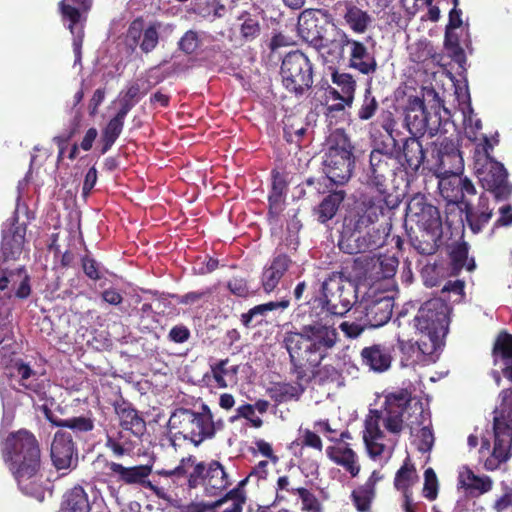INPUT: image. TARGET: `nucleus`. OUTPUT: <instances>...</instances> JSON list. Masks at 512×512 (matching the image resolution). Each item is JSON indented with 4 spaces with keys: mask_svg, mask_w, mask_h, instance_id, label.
I'll return each instance as SVG.
<instances>
[{
    "mask_svg": "<svg viewBox=\"0 0 512 512\" xmlns=\"http://www.w3.org/2000/svg\"><path fill=\"white\" fill-rule=\"evenodd\" d=\"M82 268L88 278L92 280H99L101 278L99 263L89 255L82 258Z\"/></svg>",
    "mask_w": 512,
    "mask_h": 512,
    "instance_id": "obj_57",
    "label": "nucleus"
},
{
    "mask_svg": "<svg viewBox=\"0 0 512 512\" xmlns=\"http://www.w3.org/2000/svg\"><path fill=\"white\" fill-rule=\"evenodd\" d=\"M375 496V490L372 489V481L365 483L352 492V501L359 512H368L371 502Z\"/></svg>",
    "mask_w": 512,
    "mask_h": 512,
    "instance_id": "obj_47",
    "label": "nucleus"
},
{
    "mask_svg": "<svg viewBox=\"0 0 512 512\" xmlns=\"http://www.w3.org/2000/svg\"><path fill=\"white\" fill-rule=\"evenodd\" d=\"M297 30L299 36L322 56L333 53L329 33H333L334 37L336 31H341L330 22L327 12L309 9L300 14Z\"/></svg>",
    "mask_w": 512,
    "mask_h": 512,
    "instance_id": "obj_10",
    "label": "nucleus"
},
{
    "mask_svg": "<svg viewBox=\"0 0 512 512\" xmlns=\"http://www.w3.org/2000/svg\"><path fill=\"white\" fill-rule=\"evenodd\" d=\"M450 312L451 308L443 298L429 299L420 306L414 317V326L421 334L417 345L422 354L433 356L444 346Z\"/></svg>",
    "mask_w": 512,
    "mask_h": 512,
    "instance_id": "obj_4",
    "label": "nucleus"
},
{
    "mask_svg": "<svg viewBox=\"0 0 512 512\" xmlns=\"http://www.w3.org/2000/svg\"><path fill=\"white\" fill-rule=\"evenodd\" d=\"M126 115L117 112V114L109 121L103 131V149L102 153H106L115 143L121 134L124 126Z\"/></svg>",
    "mask_w": 512,
    "mask_h": 512,
    "instance_id": "obj_44",
    "label": "nucleus"
},
{
    "mask_svg": "<svg viewBox=\"0 0 512 512\" xmlns=\"http://www.w3.org/2000/svg\"><path fill=\"white\" fill-rule=\"evenodd\" d=\"M346 24L356 33H364L371 22V17L360 8L350 5L344 14Z\"/></svg>",
    "mask_w": 512,
    "mask_h": 512,
    "instance_id": "obj_43",
    "label": "nucleus"
},
{
    "mask_svg": "<svg viewBox=\"0 0 512 512\" xmlns=\"http://www.w3.org/2000/svg\"><path fill=\"white\" fill-rule=\"evenodd\" d=\"M227 287L231 293L239 297H245L249 293L247 282L243 278L234 277L228 281Z\"/></svg>",
    "mask_w": 512,
    "mask_h": 512,
    "instance_id": "obj_60",
    "label": "nucleus"
},
{
    "mask_svg": "<svg viewBox=\"0 0 512 512\" xmlns=\"http://www.w3.org/2000/svg\"><path fill=\"white\" fill-rule=\"evenodd\" d=\"M339 328L346 337L351 339L359 337L366 329H370L361 315L356 317L355 321H343Z\"/></svg>",
    "mask_w": 512,
    "mask_h": 512,
    "instance_id": "obj_50",
    "label": "nucleus"
},
{
    "mask_svg": "<svg viewBox=\"0 0 512 512\" xmlns=\"http://www.w3.org/2000/svg\"><path fill=\"white\" fill-rule=\"evenodd\" d=\"M396 146V139H393V144L378 145L371 151L369 165L364 169L363 182L376 189L380 197H386L387 180L399 170L394 157Z\"/></svg>",
    "mask_w": 512,
    "mask_h": 512,
    "instance_id": "obj_11",
    "label": "nucleus"
},
{
    "mask_svg": "<svg viewBox=\"0 0 512 512\" xmlns=\"http://www.w3.org/2000/svg\"><path fill=\"white\" fill-rule=\"evenodd\" d=\"M200 44L198 33L194 30H188L179 40L178 48L186 54H192L197 50Z\"/></svg>",
    "mask_w": 512,
    "mask_h": 512,
    "instance_id": "obj_54",
    "label": "nucleus"
},
{
    "mask_svg": "<svg viewBox=\"0 0 512 512\" xmlns=\"http://www.w3.org/2000/svg\"><path fill=\"white\" fill-rule=\"evenodd\" d=\"M393 302L388 297L367 301L355 307L354 313H359L368 327L378 328L385 325L392 316Z\"/></svg>",
    "mask_w": 512,
    "mask_h": 512,
    "instance_id": "obj_22",
    "label": "nucleus"
},
{
    "mask_svg": "<svg viewBox=\"0 0 512 512\" xmlns=\"http://www.w3.org/2000/svg\"><path fill=\"white\" fill-rule=\"evenodd\" d=\"M389 232L390 225L388 223L380 224L378 226L373 225L361 235H357L355 237L353 240L355 242V246L348 252L350 254H354L376 250L386 243Z\"/></svg>",
    "mask_w": 512,
    "mask_h": 512,
    "instance_id": "obj_27",
    "label": "nucleus"
},
{
    "mask_svg": "<svg viewBox=\"0 0 512 512\" xmlns=\"http://www.w3.org/2000/svg\"><path fill=\"white\" fill-rule=\"evenodd\" d=\"M26 228L22 225L14 226L4 232L0 249V264L9 265L10 261L19 258L23 251Z\"/></svg>",
    "mask_w": 512,
    "mask_h": 512,
    "instance_id": "obj_28",
    "label": "nucleus"
},
{
    "mask_svg": "<svg viewBox=\"0 0 512 512\" xmlns=\"http://www.w3.org/2000/svg\"><path fill=\"white\" fill-rule=\"evenodd\" d=\"M386 197L368 198L362 202L355 214L345 219V228L351 231L350 239L371 228L384 213Z\"/></svg>",
    "mask_w": 512,
    "mask_h": 512,
    "instance_id": "obj_16",
    "label": "nucleus"
},
{
    "mask_svg": "<svg viewBox=\"0 0 512 512\" xmlns=\"http://www.w3.org/2000/svg\"><path fill=\"white\" fill-rule=\"evenodd\" d=\"M395 163L398 169L407 174H415L425 160V151L418 137H409L399 148H394Z\"/></svg>",
    "mask_w": 512,
    "mask_h": 512,
    "instance_id": "obj_20",
    "label": "nucleus"
},
{
    "mask_svg": "<svg viewBox=\"0 0 512 512\" xmlns=\"http://www.w3.org/2000/svg\"><path fill=\"white\" fill-rule=\"evenodd\" d=\"M468 251L469 248L465 242L459 243L452 248L450 256L454 270H461L462 268L467 270L474 269L475 263L473 259H468Z\"/></svg>",
    "mask_w": 512,
    "mask_h": 512,
    "instance_id": "obj_48",
    "label": "nucleus"
},
{
    "mask_svg": "<svg viewBox=\"0 0 512 512\" xmlns=\"http://www.w3.org/2000/svg\"><path fill=\"white\" fill-rule=\"evenodd\" d=\"M438 487L436 473L432 468H427L424 472L423 496L430 501L435 500L438 495Z\"/></svg>",
    "mask_w": 512,
    "mask_h": 512,
    "instance_id": "obj_52",
    "label": "nucleus"
},
{
    "mask_svg": "<svg viewBox=\"0 0 512 512\" xmlns=\"http://www.w3.org/2000/svg\"><path fill=\"white\" fill-rule=\"evenodd\" d=\"M437 163L435 166L436 175H449L462 173L464 162L456 143L444 139L436 150Z\"/></svg>",
    "mask_w": 512,
    "mask_h": 512,
    "instance_id": "obj_23",
    "label": "nucleus"
},
{
    "mask_svg": "<svg viewBox=\"0 0 512 512\" xmlns=\"http://www.w3.org/2000/svg\"><path fill=\"white\" fill-rule=\"evenodd\" d=\"M483 180L486 181L488 188L493 191L496 197L510 192L507 187V172L500 163H491L490 169Z\"/></svg>",
    "mask_w": 512,
    "mask_h": 512,
    "instance_id": "obj_41",
    "label": "nucleus"
},
{
    "mask_svg": "<svg viewBox=\"0 0 512 512\" xmlns=\"http://www.w3.org/2000/svg\"><path fill=\"white\" fill-rule=\"evenodd\" d=\"M362 364L377 373L387 371L392 363V348L385 344L364 347L360 353Z\"/></svg>",
    "mask_w": 512,
    "mask_h": 512,
    "instance_id": "obj_29",
    "label": "nucleus"
},
{
    "mask_svg": "<svg viewBox=\"0 0 512 512\" xmlns=\"http://www.w3.org/2000/svg\"><path fill=\"white\" fill-rule=\"evenodd\" d=\"M398 264V259L394 256L384 257L380 259L379 265L382 277H392L397 270Z\"/></svg>",
    "mask_w": 512,
    "mask_h": 512,
    "instance_id": "obj_58",
    "label": "nucleus"
},
{
    "mask_svg": "<svg viewBox=\"0 0 512 512\" xmlns=\"http://www.w3.org/2000/svg\"><path fill=\"white\" fill-rule=\"evenodd\" d=\"M493 508L496 512H508L509 510L512 512V492L505 493L498 498L495 501Z\"/></svg>",
    "mask_w": 512,
    "mask_h": 512,
    "instance_id": "obj_64",
    "label": "nucleus"
},
{
    "mask_svg": "<svg viewBox=\"0 0 512 512\" xmlns=\"http://www.w3.org/2000/svg\"><path fill=\"white\" fill-rule=\"evenodd\" d=\"M305 391V386L301 383H274L269 389V396L278 403L298 400Z\"/></svg>",
    "mask_w": 512,
    "mask_h": 512,
    "instance_id": "obj_40",
    "label": "nucleus"
},
{
    "mask_svg": "<svg viewBox=\"0 0 512 512\" xmlns=\"http://www.w3.org/2000/svg\"><path fill=\"white\" fill-rule=\"evenodd\" d=\"M338 341L336 328L323 319L312 320L301 327L300 331L284 334L283 346H289L308 359L322 362Z\"/></svg>",
    "mask_w": 512,
    "mask_h": 512,
    "instance_id": "obj_5",
    "label": "nucleus"
},
{
    "mask_svg": "<svg viewBox=\"0 0 512 512\" xmlns=\"http://www.w3.org/2000/svg\"><path fill=\"white\" fill-rule=\"evenodd\" d=\"M280 75L283 86L296 95H302L313 84L312 64L299 50L289 52L284 57Z\"/></svg>",
    "mask_w": 512,
    "mask_h": 512,
    "instance_id": "obj_12",
    "label": "nucleus"
},
{
    "mask_svg": "<svg viewBox=\"0 0 512 512\" xmlns=\"http://www.w3.org/2000/svg\"><path fill=\"white\" fill-rule=\"evenodd\" d=\"M458 485L471 495H481L491 490L492 480L488 476H478L471 469L463 467L459 472Z\"/></svg>",
    "mask_w": 512,
    "mask_h": 512,
    "instance_id": "obj_31",
    "label": "nucleus"
},
{
    "mask_svg": "<svg viewBox=\"0 0 512 512\" xmlns=\"http://www.w3.org/2000/svg\"><path fill=\"white\" fill-rule=\"evenodd\" d=\"M107 467L113 474L117 475L118 481L128 485H141L156 493L158 492V488L147 479L152 472V467L149 465L124 467L122 464L110 462Z\"/></svg>",
    "mask_w": 512,
    "mask_h": 512,
    "instance_id": "obj_24",
    "label": "nucleus"
},
{
    "mask_svg": "<svg viewBox=\"0 0 512 512\" xmlns=\"http://www.w3.org/2000/svg\"><path fill=\"white\" fill-rule=\"evenodd\" d=\"M284 347L289 354L291 365L290 371L296 377L295 383H307L310 380V375L308 374L307 368L314 369L321 363L310 358L308 359V356H304L303 353H300L298 350H295L289 346Z\"/></svg>",
    "mask_w": 512,
    "mask_h": 512,
    "instance_id": "obj_32",
    "label": "nucleus"
},
{
    "mask_svg": "<svg viewBox=\"0 0 512 512\" xmlns=\"http://www.w3.org/2000/svg\"><path fill=\"white\" fill-rule=\"evenodd\" d=\"M168 426L171 430H178L184 440L199 446L205 440L212 439L217 431H221L224 428V421L214 420L208 405L202 404L198 411L188 408L176 409L169 418Z\"/></svg>",
    "mask_w": 512,
    "mask_h": 512,
    "instance_id": "obj_6",
    "label": "nucleus"
},
{
    "mask_svg": "<svg viewBox=\"0 0 512 512\" xmlns=\"http://www.w3.org/2000/svg\"><path fill=\"white\" fill-rule=\"evenodd\" d=\"M406 215L416 222L422 231V240L416 239L414 247L422 255H431L437 250L442 233V222L438 209L427 203L423 195L413 196L407 204Z\"/></svg>",
    "mask_w": 512,
    "mask_h": 512,
    "instance_id": "obj_7",
    "label": "nucleus"
},
{
    "mask_svg": "<svg viewBox=\"0 0 512 512\" xmlns=\"http://www.w3.org/2000/svg\"><path fill=\"white\" fill-rule=\"evenodd\" d=\"M444 45L452 59L462 66L466 60L464 50L459 44L458 36L449 29L445 32Z\"/></svg>",
    "mask_w": 512,
    "mask_h": 512,
    "instance_id": "obj_49",
    "label": "nucleus"
},
{
    "mask_svg": "<svg viewBox=\"0 0 512 512\" xmlns=\"http://www.w3.org/2000/svg\"><path fill=\"white\" fill-rule=\"evenodd\" d=\"M227 364H228V359H224V360H221L218 363L211 366L213 378H214L217 386L220 388L227 387V382L225 380L226 375H228L229 373L235 374L237 372L236 367H232L229 369L226 367Z\"/></svg>",
    "mask_w": 512,
    "mask_h": 512,
    "instance_id": "obj_53",
    "label": "nucleus"
},
{
    "mask_svg": "<svg viewBox=\"0 0 512 512\" xmlns=\"http://www.w3.org/2000/svg\"><path fill=\"white\" fill-rule=\"evenodd\" d=\"M205 479L207 485L216 490H224L230 484L228 474L218 461H211L206 467Z\"/></svg>",
    "mask_w": 512,
    "mask_h": 512,
    "instance_id": "obj_42",
    "label": "nucleus"
},
{
    "mask_svg": "<svg viewBox=\"0 0 512 512\" xmlns=\"http://www.w3.org/2000/svg\"><path fill=\"white\" fill-rule=\"evenodd\" d=\"M108 510L102 501H89L88 495L81 486H75L63 496V512H102Z\"/></svg>",
    "mask_w": 512,
    "mask_h": 512,
    "instance_id": "obj_26",
    "label": "nucleus"
},
{
    "mask_svg": "<svg viewBox=\"0 0 512 512\" xmlns=\"http://www.w3.org/2000/svg\"><path fill=\"white\" fill-rule=\"evenodd\" d=\"M51 459L58 470L74 469L78 464V452L71 432L59 430L51 444Z\"/></svg>",
    "mask_w": 512,
    "mask_h": 512,
    "instance_id": "obj_17",
    "label": "nucleus"
},
{
    "mask_svg": "<svg viewBox=\"0 0 512 512\" xmlns=\"http://www.w3.org/2000/svg\"><path fill=\"white\" fill-rule=\"evenodd\" d=\"M332 82L341 91L342 101H345L348 107H350L356 90V82L353 77L348 73L334 72L332 74Z\"/></svg>",
    "mask_w": 512,
    "mask_h": 512,
    "instance_id": "obj_45",
    "label": "nucleus"
},
{
    "mask_svg": "<svg viewBox=\"0 0 512 512\" xmlns=\"http://www.w3.org/2000/svg\"><path fill=\"white\" fill-rule=\"evenodd\" d=\"M116 413L120 419V425L123 429L131 431L135 436H141L146 430L145 421L139 416L138 412L126 405L117 406Z\"/></svg>",
    "mask_w": 512,
    "mask_h": 512,
    "instance_id": "obj_36",
    "label": "nucleus"
},
{
    "mask_svg": "<svg viewBox=\"0 0 512 512\" xmlns=\"http://www.w3.org/2000/svg\"><path fill=\"white\" fill-rule=\"evenodd\" d=\"M240 33L246 40L256 38L260 33V25L258 20L248 16L241 24Z\"/></svg>",
    "mask_w": 512,
    "mask_h": 512,
    "instance_id": "obj_56",
    "label": "nucleus"
},
{
    "mask_svg": "<svg viewBox=\"0 0 512 512\" xmlns=\"http://www.w3.org/2000/svg\"><path fill=\"white\" fill-rule=\"evenodd\" d=\"M10 376L19 386L29 391L31 396L34 394L39 400L44 401V403L54 404L53 399L49 400L47 398V387L49 384L41 379L27 364L20 361L15 362L11 367Z\"/></svg>",
    "mask_w": 512,
    "mask_h": 512,
    "instance_id": "obj_19",
    "label": "nucleus"
},
{
    "mask_svg": "<svg viewBox=\"0 0 512 512\" xmlns=\"http://www.w3.org/2000/svg\"><path fill=\"white\" fill-rule=\"evenodd\" d=\"M92 2L93 0H61L58 4L62 22L73 36L75 64L81 62L86 14L91 9Z\"/></svg>",
    "mask_w": 512,
    "mask_h": 512,
    "instance_id": "obj_13",
    "label": "nucleus"
},
{
    "mask_svg": "<svg viewBox=\"0 0 512 512\" xmlns=\"http://www.w3.org/2000/svg\"><path fill=\"white\" fill-rule=\"evenodd\" d=\"M328 457L336 464L345 468L352 477H356L360 471L358 457L349 447H328L326 450Z\"/></svg>",
    "mask_w": 512,
    "mask_h": 512,
    "instance_id": "obj_34",
    "label": "nucleus"
},
{
    "mask_svg": "<svg viewBox=\"0 0 512 512\" xmlns=\"http://www.w3.org/2000/svg\"><path fill=\"white\" fill-rule=\"evenodd\" d=\"M346 193L344 190H335L325 196L316 209L317 220L326 223L337 213L340 204L344 201Z\"/></svg>",
    "mask_w": 512,
    "mask_h": 512,
    "instance_id": "obj_39",
    "label": "nucleus"
},
{
    "mask_svg": "<svg viewBox=\"0 0 512 512\" xmlns=\"http://www.w3.org/2000/svg\"><path fill=\"white\" fill-rule=\"evenodd\" d=\"M500 216L494 223V227L509 226L512 224V207L510 205H502L499 207Z\"/></svg>",
    "mask_w": 512,
    "mask_h": 512,
    "instance_id": "obj_63",
    "label": "nucleus"
},
{
    "mask_svg": "<svg viewBox=\"0 0 512 512\" xmlns=\"http://www.w3.org/2000/svg\"><path fill=\"white\" fill-rule=\"evenodd\" d=\"M160 23H153L144 29L143 33L139 28L135 26V23L128 30V37L136 43L140 38V49L144 53H150L153 51L159 42L158 29Z\"/></svg>",
    "mask_w": 512,
    "mask_h": 512,
    "instance_id": "obj_37",
    "label": "nucleus"
},
{
    "mask_svg": "<svg viewBox=\"0 0 512 512\" xmlns=\"http://www.w3.org/2000/svg\"><path fill=\"white\" fill-rule=\"evenodd\" d=\"M289 303V300H281L257 305L251 308L247 313L242 314L241 322L247 328L256 327L263 322L267 312L277 309L284 310L289 306Z\"/></svg>",
    "mask_w": 512,
    "mask_h": 512,
    "instance_id": "obj_35",
    "label": "nucleus"
},
{
    "mask_svg": "<svg viewBox=\"0 0 512 512\" xmlns=\"http://www.w3.org/2000/svg\"><path fill=\"white\" fill-rule=\"evenodd\" d=\"M0 291H5L8 298L13 296L26 299L31 293L29 276L23 266L10 268L0 264Z\"/></svg>",
    "mask_w": 512,
    "mask_h": 512,
    "instance_id": "obj_18",
    "label": "nucleus"
},
{
    "mask_svg": "<svg viewBox=\"0 0 512 512\" xmlns=\"http://www.w3.org/2000/svg\"><path fill=\"white\" fill-rule=\"evenodd\" d=\"M190 330L185 325H176L171 328L168 334L170 341L174 343H184L190 338Z\"/></svg>",
    "mask_w": 512,
    "mask_h": 512,
    "instance_id": "obj_59",
    "label": "nucleus"
},
{
    "mask_svg": "<svg viewBox=\"0 0 512 512\" xmlns=\"http://www.w3.org/2000/svg\"><path fill=\"white\" fill-rule=\"evenodd\" d=\"M378 109V102L372 95L370 88L366 89L362 104L358 110V117L361 120L371 119Z\"/></svg>",
    "mask_w": 512,
    "mask_h": 512,
    "instance_id": "obj_51",
    "label": "nucleus"
},
{
    "mask_svg": "<svg viewBox=\"0 0 512 512\" xmlns=\"http://www.w3.org/2000/svg\"><path fill=\"white\" fill-rule=\"evenodd\" d=\"M494 363H503V374L512 382V335L500 333L493 347ZM499 397L501 403L494 410L493 430L494 447L492 454L485 460L484 467L493 471L512 455V389L503 390Z\"/></svg>",
    "mask_w": 512,
    "mask_h": 512,
    "instance_id": "obj_2",
    "label": "nucleus"
},
{
    "mask_svg": "<svg viewBox=\"0 0 512 512\" xmlns=\"http://www.w3.org/2000/svg\"><path fill=\"white\" fill-rule=\"evenodd\" d=\"M210 294V290L191 291L179 297L178 302L185 305H194Z\"/></svg>",
    "mask_w": 512,
    "mask_h": 512,
    "instance_id": "obj_62",
    "label": "nucleus"
},
{
    "mask_svg": "<svg viewBox=\"0 0 512 512\" xmlns=\"http://www.w3.org/2000/svg\"><path fill=\"white\" fill-rule=\"evenodd\" d=\"M439 178L438 187L441 195L451 203H460L462 201L463 178L461 173L449 175H436Z\"/></svg>",
    "mask_w": 512,
    "mask_h": 512,
    "instance_id": "obj_38",
    "label": "nucleus"
},
{
    "mask_svg": "<svg viewBox=\"0 0 512 512\" xmlns=\"http://www.w3.org/2000/svg\"><path fill=\"white\" fill-rule=\"evenodd\" d=\"M285 183L279 175L273 176L272 194L269 196L270 205H276L280 202Z\"/></svg>",
    "mask_w": 512,
    "mask_h": 512,
    "instance_id": "obj_61",
    "label": "nucleus"
},
{
    "mask_svg": "<svg viewBox=\"0 0 512 512\" xmlns=\"http://www.w3.org/2000/svg\"><path fill=\"white\" fill-rule=\"evenodd\" d=\"M3 457L22 492H38L40 449L35 436L27 430L11 434L4 443Z\"/></svg>",
    "mask_w": 512,
    "mask_h": 512,
    "instance_id": "obj_3",
    "label": "nucleus"
},
{
    "mask_svg": "<svg viewBox=\"0 0 512 512\" xmlns=\"http://www.w3.org/2000/svg\"><path fill=\"white\" fill-rule=\"evenodd\" d=\"M293 264L292 259L286 254L275 255L262 272L261 283L264 291L266 293L272 292Z\"/></svg>",
    "mask_w": 512,
    "mask_h": 512,
    "instance_id": "obj_30",
    "label": "nucleus"
},
{
    "mask_svg": "<svg viewBox=\"0 0 512 512\" xmlns=\"http://www.w3.org/2000/svg\"><path fill=\"white\" fill-rule=\"evenodd\" d=\"M416 480L417 475L414 466L405 462L395 475L394 486L402 493L412 492L411 486Z\"/></svg>",
    "mask_w": 512,
    "mask_h": 512,
    "instance_id": "obj_46",
    "label": "nucleus"
},
{
    "mask_svg": "<svg viewBox=\"0 0 512 512\" xmlns=\"http://www.w3.org/2000/svg\"><path fill=\"white\" fill-rule=\"evenodd\" d=\"M496 204V200L490 201L489 196L485 193L480 195L477 206L466 203V220L474 233L480 232L490 221Z\"/></svg>",
    "mask_w": 512,
    "mask_h": 512,
    "instance_id": "obj_25",
    "label": "nucleus"
},
{
    "mask_svg": "<svg viewBox=\"0 0 512 512\" xmlns=\"http://www.w3.org/2000/svg\"><path fill=\"white\" fill-rule=\"evenodd\" d=\"M353 149L342 130L331 133L323 156V171L333 184L342 186L350 180L355 166Z\"/></svg>",
    "mask_w": 512,
    "mask_h": 512,
    "instance_id": "obj_8",
    "label": "nucleus"
},
{
    "mask_svg": "<svg viewBox=\"0 0 512 512\" xmlns=\"http://www.w3.org/2000/svg\"><path fill=\"white\" fill-rule=\"evenodd\" d=\"M151 87L150 82L144 79H137L131 83L125 92L120 93L119 102L121 107L118 112L127 116L141 96L147 94Z\"/></svg>",
    "mask_w": 512,
    "mask_h": 512,
    "instance_id": "obj_33",
    "label": "nucleus"
},
{
    "mask_svg": "<svg viewBox=\"0 0 512 512\" xmlns=\"http://www.w3.org/2000/svg\"><path fill=\"white\" fill-rule=\"evenodd\" d=\"M51 404L43 403L39 406L46 419L54 426L69 429L77 438L91 432L95 428V417L91 411L80 416H74L68 419L59 418L51 409Z\"/></svg>",
    "mask_w": 512,
    "mask_h": 512,
    "instance_id": "obj_21",
    "label": "nucleus"
},
{
    "mask_svg": "<svg viewBox=\"0 0 512 512\" xmlns=\"http://www.w3.org/2000/svg\"><path fill=\"white\" fill-rule=\"evenodd\" d=\"M381 426L392 434H399L404 426L410 430L413 443L420 452H429L434 445V434L430 415L418 401H413L407 390H400L386 396L381 410H370L365 419L363 440L371 458H390L392 448L382 440Z\"/></svg>",
    "mask_w": 512,
    "mask_h": 512,
    "instance_id": "obj_1",
    "label": "nucleus"
},
{
    "mask_svg": "<svg viewBox=\"0 0 512 512\" xmlns=\"http://www.w3.org/2000/svg\"><path fill=\"white\" fill-rule=\"evenodd\" d=\"M237 415L234 416L231 421H234L237 418H245L248 420L251 425L255 428H260L263 424V421L261 418L255 416V410L254 407L251 404H244L239 406L236 409Z\"/></svg>",
    "mask_w": 512,
    "mask_h": 512,
    "instance_id": "obj_55",
    "label": "nucleus"
},
{
    "mask_svg": "<svg viewBox=\"0 0 512 512\" xmlns=\"http://www.w3.org/2000/svg\"><path fill=\"white\" fill-rule=\"evenodd\" d=\"M320 293L322 308L338 317L345 316L358 301L357 284L341 272L330 273L322 282Z\"/></svg>",
    "mask_w": 512,
    "mask_h": 512,
    "instance_id": "obj_9",
    "label": "nucleus"
},
{
    "mask_svg": "<svg viewBox=\"0 0 512 512\" xmlns=\"http://www.w3.org/2000/svg\"><path fill=\"white\" fill-rule=\"evenodd\" d=\"M331 45L333 47V52L338 50L339 55L342 54L345 46L350 45V67L358 70L364 75L375 73L377 69L376 60L369 54L363 43L350 39L344 31H336V35L332 37Z\"/></svg>",
    "mask_w": 512,
    "mask_h": 512,
    "instance_id": "obj_15",
    "label": "nucleus"
},
{
    "mask_svg": "<svg viewBox=\"0 0 512 512\" xmlns=\"http://www.w3.org/2000/svg\"><path fill=\"white\" fill-rule=\"evenodd\" d=\"M404 125L412 137L422 136L426 132L434 136L440 129L441 117L437 112H428L420 98H414L405 109Z\"/></svg>",
    "mask_w": 512,
    "mask_h": 512,
    "instance_id": "obj_14",
    "label": "nucleus"
}]
</instances>
